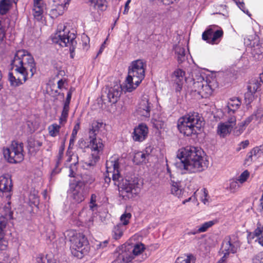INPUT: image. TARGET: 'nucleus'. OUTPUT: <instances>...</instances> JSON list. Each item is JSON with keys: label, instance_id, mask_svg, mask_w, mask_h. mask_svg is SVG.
Wrapping results in <instances>:
<instances>
[{"label": "nucleus", "instance_id": "obj_1", "mask_svg": "<svg viewBox=\"0 0 263 263\" xmlns=\"http://www.w3.org/2000/svg\"><path fill=\"white\" fill-rule=\"evenodd\" d=\"M12 68L21 74L22 79L16 78L12 72H9L8 79L12 86L17 87L31 78L36 72L34 60L32 56L25 50L16 51L11 63Z\"/></svg>", "mask_w": 263, "mask_h": 263}, {"label": "nucleus", "instance_id": "obj_2", "mask_svg": "<svg viewBox=\"0 0 263 263\" xmlns=\"http://www.w3.org/2000/svg\"><path fill=\"white\" fill-rule=\"evenodd\" d=\"M119 160L107 161L106 172L108 177L105 179V182L110 181V176L112 177L115 185L119 187L120 195L124 200L135 197L140 190V184L137 179L124 180L119 172Z\"/></svg>", "mask_w": 263, "mask_h": 263}, {"label": "nucleus", "instance_id": "obj_3", "mask_svg": "<svg viewBox=\"0 0 263 263\" xmlns=\"http://www.w3.org/2000/svg\"><path fill=\"white\" fill-rule=\"evenodd\" d=\"M203 152L194 146H187L178 151L177 164L191 173L200 172L208 167V163L203 156Z\"/></svg>", "mask_w": 263, "mask_h": 263}, {"label": "nucleus", "instance_id": "obj_4", "mask_svg": "<svg viewBox=\"0 0 263 263\" xmlns=\"http://www.w3.org/2000/svg\"><path fill=\"white\" fill-rule=\"evenodd\" d=\"M102 126V122L93 121L88 132V138L90 140L89 144H86V142L82 139L79 141V147L81 148L88 147L91 149V156L85 162L87 166H94L99 160L100 155L103 151L104 145L102 141L100 138H96L97 135Z\"/></svg>", "mask_w": 263, "mask_h": 263}, {"label": "nucleus", "instance_id": "obj_5", "mask_svg": "<svg viewBox=\"0 0 263 263\" xmlns=\"http://www.w3.org/2000/svg\"><path fill=\"white\" fill-rule=\"evenodd\" d=\"M203 121V118L198 112H190L178 119L177 128L181 134L190 137L197 134Z\"/></svg>", "mask_w": 263, "mask_h": 263}, {"label": "nucleus", "instance_id": "obj_6", "mask_svg": "<svg viewBox=\"0 0 263 263\" xmlns=\"http://www.w3.org/2000/svg\"><path fill=\"white\" fill-rule=\"evenodd\" d=\"M145 66V63L141 60L132 62L128 68V76L124 83V88L128 92L135 89L144 79Z\"/></svg>", "mask_w": 263, "mask_h": 263}, {"label": "nucleus", "instance_id": "obj_7", "mask_svg": "<svg viewBox=\"0 0 263 263\" xmlns=\"http://www.w3.org/2000/svg\"><path fill=\"white\" fill-rule=\"evenodd\" d=\"M72 157L76 159L77 161L71 163L69 166V177L71 178L70 180L69 187L71 191V197L75 202L80 203L84 199L83 195V189L84 184L81 181V177L78 172V157L76 156H71L68 161H70Z\"/></svg>", "mask_w": 263, "mask_h": 263}, {"label": "nucleus", "instance_id": "obj_8", "mask_svg": "<svg viewBox=\"0 0 263 263\" xmlns=\"http://www.w3.org/2000/svg\"><path fill=\"white\" fill-rule=\"evenodd\" d=\"M68 236L71 254L78 258H82L88 251L87 238L83 234L72 230L68 231Z\"/></svg>", "mask_w": 263, "mask_h": 263}, {"label": "nucleus", "instance_id": "obj_9", "mask_svg": "<svg viewBox=\"0 0 263 263\" xmlns=\"http://www.w3.org/2000/svg\"><path fill=\"white\" fill-rule=\"evenodd\" d=\"M23 144L16 141H12L11 144L6 148H4L3 154L8 162L16 163L24 160Z\"/></svg>", "mask_w": 263, "mask_h": 263}, {"label": "nucleus", "instance_id": "obj_10", "mask_svg": "<svg viewBox=\"0 0 263 263\" xmlns=\"http://www.w3.org/2000/svg\"><path fill=\"white\" fill-rule=\"evenodd\" d=\"M213 83V82H208L203 77L199 76L197 79V81L194 79L192 90L197 92L202 98H206L210 96L213 92L214 90Z\"/></svg>", "mask_w": 263, "mask_h": 263}, {"label": "nucleus", "instance_id": "obj_11", "mask_svg": "<svg viewBox=\"0 0 263 263\" xmlns=\"http://www.w3.org/2000/svg\"><path fill=\"white\" fill-rule=\"evenodd\" d=\"M216 27L215 25L210 26L202 33V40L211 44H218L223 36V32L221 29L215 31L214 28Z\"/></svg>", "mask_w": 263, "mask_h": 263}, {"label": "nucleus", "instance_id": "obj_12", "mask_svg": "<svg viewBox=\"0 0 263 263\" xmlns=\"http://www.w3.org/2000/svg\"><path fill=\"white\" fill-rule=\"evenodd\" d=\"M114 256L115 259L111 263H128L133 259L131 251L124 246L118 248Z\"/></svg>", "mask_w": 263, "mask_h": 263}, {"label": "nucleus", "instance_id": "obj_13", "mask_svg": "<svg viewBox=\"0 0 263 263\" xmlns=\"http://www.w3.org/2000/svg\"><path fill=\"white\" fill-rule=\"evenodd\" d=\"M238 247L237 243H233L231 242V238L229 236L225 238L222 245V247L223 248L222 252L224 255L217 263H225L226 260L230 253L233 254L236 253Z\"/></svg>", "mask_w": 263, "mask_h": 263}, {"label": "nucleus", "instance_id": "obj_14", "mask_svg": "<svg viewBox=\"0 0 263 263\" xmlns=\"http://www.w3.org/2000/svg\"><path fill=\"white\" fill-rule=\"evenodd\" d=\"M236 122L235 116L229 117L228 121L224 123H220L217 127V133L221 137H224L229 134L235 126Z\"/></svg>", "mask_w": 263, "mask_h": 263}, {"label": "nucleus", "instance_id": "obj_15", "mask_svg": "<svg viewBox=\"0 0 263 263\" xmlns=\"http://www.w3.org/2000/svg\"><path fill=\"white\" fill-rule=\"evenodd\" d=\"M151 104L149 102L148 96H143L139 104L137 109V114L141 116L144 117H149L151 110Z\"/></svg>", "mask_w": 263, "mask_h": 263}, {"label": "nucleus", "instance_id": "obj_16", "mask_svg": "<svg viewBox=\"0 0 263 263\" xmlns=\"http://www.w3.org/2000/svg\"><path fill=\"white\" fill-rule=\"evenodd\" d=\"M122 90H125L127 91L125 88H123L120 84H116L112 87L108 88V91L107 92V97L108 101L112 104H115L119 99Z\"/></svg>", "mask_w": 263, "mask_h": 263}, {"label": "nucleus", "instance_id": "obj_17", "mask_svg": "<svg viewBox=\"0 0 263 263\" xmlns=\"http://www.w3.org/2000/svg\"><path fill=\"white\" fill-rule=\"evenodd\" d=\"M12 180L8 176H0V196L6 197L10 196V193L12 190Z\"/></svg>", "mask_w": 263, "mask_h": 263}, {"label": "nucleus", "instance_id": "obj_18", "mask_svg": "<svg viewBox=\"0 0 263 263\" xmlns=\"http://www.w3.org/2000/svg\"><path fill=\"white\" fill-rule=\"evenodd\" d=\"M148 127L146 124L141 123L135 127L133 133V137L135 141H142L147 136Z\"/></svg>", "mask_w": 263, "mask_h": 263}, {"label": "nucleus", "instance_id": "obj_19", "mask_svg": "<svg viewBox=\"0 0 263 263\" xmlns=\"http://www.w3.org/2000/svg\"><path fill=\"white\" fill-rule=\"evenodd\" d=\"M77 32L74 30L69 31L67 33V47L69 48L70 57L73 59L75 53L74 50L77 46V42L76 40Z\"/></svg>", "mask_w": 263, "mask_h": 263}, {"label": "nucleus", "instance_id": "obj_20", "mask_svg": "<svg viewBox=\"0 0 263 263\" xmlns=\"http://www.w3.org/2000/svg\"><path fill=\"white\" fill-rule=\"evenodd\" d=\"M66 26L63 27L62 31L58 30L54 35L51 36V40L52 43L58 44L61 47H66V37L64 30Z\"/></svg>", "mask_w": 263, "mask_h": 263}, {"label": "nucleus", "instance_id": "obj_21", "mask_svg": "<svg viewBox=\"0 0 263 263\" xmlns=\"http://www.w3.org/2000/svg\"><path fill=\"white\" fill-rule=\"evenodd\" d=\"M240 105L241 101L238 98H233L230 99L227 106V109L229 117L233 116L232 115L239 108Z\"/></svg>", "mask_w": 263, "mask_h": 263}, {"label": "nucleus", "instance_id": "obj_22", "mask_svg": "<svg viewBox=\"0 0 263 263\" xmlns=\"http://www.w3.org/2000/svg\"><path fill=\"white\" fill-rule=\"evenodd\" d=\"M180 183V181L176 179H172V181H171V193L172 194L177 196L179 198L181 197L184 193Z\"/></svg>", "mask_w": 263, "mask_h": 263}, {"label": "nucleus", "instance_id": "obj_23", "mask_svg": "<svg viewBox=\"0 0 263 263\" xmlns=\"http://www.w3.org/2000/svg\"><path fill=\"white\" fill-rule=\"evenodd\" d=\"M8 219L5 217H0V250H5L6 248V245L4 243L5 241L4 240L5 235L4 229L6 228L8 223Z\"/></svg>", "mask_w": 263, "mask_h": 263}, {"label": "nucleus", "instance_id": "obj_24", "mask_svg": "<svg viewBox=\"0 0 263 263\" xmlns=\"http://www.w3.org/2000/svg\"><path fill=\"white\" fill-rule=\"evenodd\" d=\"M174 49L178 62L179 63H182L185 60V50L184 48L179 45H177Z\"/></svg>", "mask_w": 263, "mask_h": 263}, {"label": "nucleus", "instance_id": "obj_25", "mask_svg": "<svg viewBox=\"0 0 263 263\" xmlns=\"http://www.w3.org/2000/svg\"><path fill=\"white\" fill-rule=\"evenodd\" d=\"M1 217H5L7 219H12L13 212L11 210L10 203L8 202L3 208L0 209Z\"/></svg>", "mask_w": 263, "mask_h": 263}, {"label": "nucleus", "instance_id": "obj_26", "mask_svg": "<svg viewBox=\"0 0 263 263\" xmlns=\"http://www.w3.org/2000/svg\"><path fill=\"white\" fill-rule=\"evenodd\" d=\"M65 140L64 139L62 145L61 146V147L59 149V154H58V159H57V161L56 162V165H55V168L54 169H53V170L52 171V173H51L52 175H53V174H55L59 172V171L58 170L57 168L58 167L59 164L61 163V160L63 158L64 152L65 150Z\"/></svg>", "mask_w": 263, "mask_h": 263}, {"label": "nucleus", "instance_id": "obj_27", "mask_svg": "<svg viewBox=\"0 0 263 263\" xmlns=\"http://www.w3.org/2000/svg\"><path fill=\"white\" fill-rule=\"evenodd\" d=\"M174 76L176 78V83L178 85L177 90L180 89L182 88L181 82L183 79L185 74V72L181 69H177L174 72Z\"/></svg>", "mask_w": 263, "mask_h": 263}, {"label": "nucleus", "instance_id": "obj_28", "mask_svg": "<svg viewBox=\"0 0 263 263\" xmlns=\"http://www.w3.org/2000/svg\"><path fill=\"white\" fill-rule=\"evenodd\" d=\"M13 2H9V0H2L0 2V14H6L9 11L10 6Z\"/></svg>", "mask_w": 263, "mask_h": 263}, {"label": "nucleus", "instance_id": "obj_29", "mask_svg": "<svg viewBox=\"0 0 263 263\" xmlns=\"http://www.w3.org/2000/svg\"><path fill=\"white\" fill-rule=\"evenodd\" d=\"M123 231L124 227L121 223L115 226L112 230L114 238L116 240L120 238L123 235Z\"/></svg>", "mask_w": 263, "mask_h": 263}, {"label": "nucleus", "instance_id": "obj_30", "mask_svg": "<svg viewBox=\"0 0 263 263\" xmlns=\"http://www.w3.org/2000/svg\"><path fill=\"white\" fill-rule=\"evenodd\" d=\"M88 3L93 4L95 7L97 6L101 10H105L107 7V2L105 0H88Z\"/></svg>", "mask_w": 263, "mask_h": 263}, {"label": "nucleus", "instance_id": "obj_31", "mask_svg": "<svg viewBox=\"0 0 263 263\" xmlns=\"http://www.w3.org/2000/svg\"><path fill=\"white\" fill-rule=\"evenodd\" d=\"M33 11L34 18L37 21H40L42 18L43 13V5H34Z\"/></svg>", "mask_w": 263, "mask_h": 263}, {"label": "nucleus", "instance_id": "obj_32", "mask_svg": "<svg viewBox=\"0 0 263 263\" xmlns=\"http://www.w3.org/2000/svg\"><path fill=\"white\" fill-rule=\"evenodd\" d=\"M149 155H146L142 152H138L136 153L134 157L133 161L135 163L138 164L140 163L145 162L146 156H148Z\"/></svg>", "mask_w": 263, "mask_h": 263}, {"label": "nucleus", "instance_id": "obj_33", "mask_svg": "<svg viewBox=\"0 0 263 263\" xmlns=\"http://www.w3.org/2000/svg\"><path fill=\"white\" fill-rule=\"evenodd\" d=\"M61 127L57 124H53L48 127V131L49 135L52 137H55L58 135L59 133Z\"/></svg>", "mask_w": 263, "mask_h": 263}, {"label": "nucleus", "instance_id": "obj_34", "mask_svg": "<svg viewBox=\"0 0 263 263\" xmlns=\"http://www.w3.org/2000/svg\"><path fill=\"white\" fill-rule=\"evenodd\" d=\"M195 257L192 254L188 255L185 259L182 257H178L176 263H195Z\"/></svg>", "mask_w": 263, "mask_h": 263}, {"label": "nucleus", "instance_id": "obj_35", "mask_svg": "<svg viewBox=\"0 0 263 263\" xmlns=\"http://www.w3.org/2000/svg\"><path fill=\"white\" fill-rule=\"evenodd\" d=\"M42 145V143L39 140L34 139H30L28 140V145L30 148H33L35 151H38L40 147Z\"/></svg>", "mask_w": 263, "mask_h": 263}, {"label": "nucleus", "instance_id": "obj_36", "mask_svg": "<svg viewBox=\"0 0 263 263\" xmlns=\"http://www.w3.org/2000/svg\"><path fill=\"white\" fill-rule=\"evenodd\" d=\"M144 245L142 243L136 245L134 248L130 251L134 257V255H138L141 254L144 250Z\"/></svg>", "mask_w": 263, "mask_h": 263}, {"label": "nucleus", "instance_id": "obj_37", "mask_svg": "<svg viewBox=\"0 0 263 263\" xmlns=\"http://www.w3.org/2000/svg\"><path fill=\"white\" fill-rule=\"evenodd\" d=\"M214 224V221L205 222L199 227L198 232H200V233L206 232L209 228L212 227Z\"/></svg>", "mask_w": 263, "mask_h": 263}, {"label": "nucleus", "instance_id": "obj_38", "mask_svg": "<svg viewBox=\"0 0 263 263\" xmlns=\"http://www.w3.org/2000/svg\"><path fill=\"white\" fill-rule=\"evenodd\" d=\"M260 84L258 82L250 83L247 86L248 91L254 94L259 88Z\"/></svg>", "mask_w": 263, "mask_h": 263}, {"label": "nucleus", "instance_id": "obj_39", "mask_svg": "<svg viewBox=\"0 0 263 263\" xmlns=\"http://www.w3.org/2000/svg\"><path fill=\"white\" fill-rule=\"evenodd\" d=\"M254 119L257 123H260L263 121V110L261 109H258L252 115Z\"/></svg>", "mask_w": 263, "mask_h": 263}, {"label": "nucleus", "instance_id": "obj_40", "mask_svg": "<svg viewBox=\"0 0 263 263\" xmlns=\"http://www.w3.org/2000/svg\"><path fill=\"white\" fill-rule=\"evenodd\" d=\"M246 126L241 122L234 129L233 134L236 136H239L246 129Z\"/></svg>", "mask_w": 263, "mask_h": 263}, {"label": "nucleus", "instance_id": "obj_41", "mask_svg": "<svg viewBox=\"0 0 263 263\" xmlns=\"http://www.w3.org/2000/svg\"><path fill=\"white\" fill-rule=\"evenodd\" d=\"M253 51L257 54L263 53V43H259L254 45L252 48Z\"/></svg>", "mask_w": 263, "mask_h": 263}, {"label": "nucleus", "instance_id": "obj_42", "mask_svg": "<svg viewBox=\"0 0 263 263\" xmlns=\"http://www.w3.org/2000/svg\"><path fill=\"white\" fill-rule=\"evenodd\" d=\"M131 217V214L130 213H125L120 217V220L122 222L121 224L124 227V226L127 225L128 223L129 219Z\"/></svg>", "mask_w": 263, "mask_h": 263}, {"label": "nucleus", "instance_id": "obj_43", "mask_svg": "<svg viewBox=\"0 0 263 263\" xmlns=\"http://www.w3.org/2000/svg\"><path fill=\"white\" fill-rule=\"evenodd\" d=\"M249 176V172L248 171H245L243 172L240 176L239 177L238 179L237 180L240 183H242L246 181L247 178Z\"/></svg>", "mask_w": 263, "mask_h": 263}, {"label": "nucleus", "instance_id": "obj_44", "mask_svg": "<svg viewBox=\"0 0 263 263\" xmlns=\"http://www.w3.org/2000/svg\"><path fill=\"white\" fill-rule=\"evenodd\" d=\"M82 40L83 41V47L84 49L87 50L89 48L88 44L89 42V38L85 34L82 35Z\"/></svg>", "mask_w": 263, "mask_h": 263}, {"label": "nucleus", "instance_id": "obj_45", "mask_svg": "<svg viewBox=\"0 0 263 263\" xmlns=\"http://www.w3.org/2000/svg\"><path fill=\"white\" fill-rule=\"evenodd\" d=\"M230 190L231 192H235L239 187L238 180H232L230 183Z\"/></svg>", "mask_w": 263, "mask_h": 263}, {"label": "nucleus", "instance_id": "obj_46", "mask_svg": "<svg viewBox=\"0 0 263 263\" xmlns=\"http://www.w3.org/2000/svg\"><path fill=\"white\" fill-rule=\"evenodd\" d=\"M253 263L263 262V251L259 253L253 258Z\"/></svg>", "mask_w": 263, "mask_h": 263}, {"label": "nucleus", "instance_id": "obj_47", "mask_svg": "<svg viewBox=\"0 0 263 263\" xmlns=\"http://www.w3.org/2000/svg\"><path fill=\"white\" fill-rule=\"evenodd\" d=\"M254 158V156L252 155V154L250 152H249L248 154L247 157L245 159V164H247L248 165H250L251 164V163L253 161Z\"/></svg>", "mask_w": 263, "mask_h": 263}, {"label": "nucleus", "instance_id": "obj_48", "mask_svg": "<svg viewBox=\"0 0 263 263\" xmlns=\"http://www.w3.org/2000/svg\"><path fill=\"white\" fill-rule=\"evenodd\" d=\"M47 259L43 255H40L36 258L35 263H47Z\"/></svg>", "mask_w": 263, "mask_h": 263}, {"label": "nucleus", "instance_id": "obj_49", "mask_svg": "<svg viewBox=\"0 0 263 263\" xmlns=\"http://www.w3.org/2000/svg\"><path fill=\"white\" fill-rule=\"evenodd\" d=\"M96 198L97 196L95 194L91 195L90 203V204L89 205V207L91 210H93V207L96 206V204L95 203L96 201Z\"/></svg>", "mask_w": 263, "mask_h": 263}, {"label": "nucleus", "instance_id": "obj_50", "mask_svg": "<svg viewBox=\"0 0 263 263\" xmlns=\"http://www.w3.org/2000/svg\"><path fill=\"white\" fill-rule=\"evenodd\" d=\"M253 95L254 94H253L248 91L245 94V99L246 100H248L249 103L251 102V101H252V100L253 99V98H254Z\"/></svg>", "mask_w": 263, "mask_h": 263}, {"label": "nucleus", "instance_id": "obj_51", "mask_svg": "<svg viewBox=\"0 0 263 263\" xmlns=\"http://www.w3.org/2000/svg\"><path fill=\"white\" fill-rule=\"evenodd\" d=\"M74 90H75L74 88H72V87L70 88V89H69V90L67 95V108L68 106V105L70 102V100L71 98V93L73 91H74Z\"/></svg>", "mask_w": 263, "mask_h": 263}, {"label": "nucleus", "instance_id": "obj_52", "mask_svg": "<svg viewBox=\"0 0 263 263\" xmlns=\"http://www.w3.org/2000/svg\"><path fill=\"white\" fill-rule=\"evenodd\" d=\"M235 3H236L237 5L239 7V8L242 10L244 12H245V4L243 2V0H237L235 1Z\"/></svg>", "mask_w": 263, "mask_h": 263}, {"label": "nucleus", "instance_id": "obj_53", "mask_svg": "<svg viewBox=\"0 0 263 263\" xmlns=\"http://www.w3.org/2000/svg\"><path fill=\"white\" fill-rule=\"evenodd\" d=\"M260 149L258 147H256L252 149L250 152L252 154L254 158H256L257 155L260 153Z\"/></svg>", "mask_w": 263, "mask_h": 263}, {"label": "nucleus", "instance_id": "obj_54", "mask_svg": "<svg viewBox=\"0 0 263 263\" xmlns=\"http://www.w3.org/2000/svg\"><path fill=\"white\" fill-rule=\"evenodd\" d=\"M262 232L260 228V224L258 222L257 223V228L254 231V234L256 236L259 237L260 235L261 236L262 235Z\"/></svg>", "mask_w": 263, "mask_h": 263}, {"label": "nucleus", "instance_id": "obj_55", "mask_svg": "<svg viewBox=\"0 0 263 263\" xmlns=\"http://www.w3.org/2000/svg\"><path fill=\"white\" fill-rule=\"evenodd\" d=\"M253 120H254V116L251 115V116L248 117L245 121H242L241 123L244 124V125L246 127Z\"/></svg>", "mask_w": 263, "mask_h": 263}, {"label": "nucleus", "instance_id": "obj_56", "mask_svg": "<svg viewBox=\"0 0 263 263\" xmlns=\"http://www.w3.org/2000/svg\"><path fill=\"white\" fill-rule=\"evenodd\" d=\"M79 128V123H77L74 127L73 129V130H72V134H71V136L73 137V138H76V135L77 134V133H78V130Z\"/></svg>", "mask_w": 263, "mask_h": 263}, {"label": "nucleus", "instance_id": "obj_57", "mask_svg": "<svg viewBox=\"0 0 263 263\" xmlns=\"http://www.w3.org/2000/svg\"><path fill=\"white\" fill-rule=\"evenodd\" d=\"M130 3V0H127V1L126 2L125 7H124V10L123 11V13L124 14H127L128 10H129V4Z\"/></svg>", "mask_w": 263, "mask_h": 263}, {"label": "nucleus", "instance_id": "obj_58", "mask_svg": "<svg viewBox=\"0 0 263 263\" xmlns=\"http://www.w3.org/2000/svg\"><path fill=\"white\" fill-rule=\"evenodd\" d=\"M62 119H66V101L63 102V109L62 112Z\"/></svg>", "mask_w": 263, "mask_h": 263}, {"label": "nucleus", "instance_id": "obj_59", "mask_svg": "<svg viewBox=\"0 0 263 263\" xmlns=\"http://www.w3.org/2000/svg\"><path fill=\"white\" fill-rule=\"evenodd\" d=\"M64 6L63 5H61L59 7H58L56 11H58V14L59 15H62L64 13Z\"/></svg>", "mask_w": 263, "mask_h": 263}, {"label": "nucleus", "instance_id": "obj_60", "mask_svg": "<svg viewBox=\"0 0 263 263\" xmlns=\"http://www.w3.org/2000/svg\"><path fill=\"white\" fill-rule=\"evenodd\" d=\"M6 35V32H0V44L3 42Z\"/></svg>", "mask_w": 263, "mask_h": 263}, {"label": "nucleus", "instance_id": "obj_61", "mask_svg": "<svg viewBox=\"0 0 263 263\" xmlns=\"http://www.w3.org/2000/svg\"><path fill=\"white\" fill-rule=\"evenodd\" d=\"M249 144V142L248 140H246L245 141H242L241 143V146L243 148H245L246 147L248 146Z\"/></svg>", "mask_w": 263, "mask_h": 263}, {"label": "nucleus", "instance_id": "obj_62", "mask_svg": "<svg viewBox=\"0 0 263 263\" xmlns=\"http://www.w3.org/2000/svg\"><path fill=\"white\" fill-rule=\"evenodd\" d=\"M198 233H200V232H198V229L197 230H194L191 231L187 232V234L188 235H195Z\"/></svg>", "mask_w": 263, "mask_h": 263}, {"label": "nucleus", "instance_id": "obj_63", "mask_svg": "<svg viewBox=\"0 0 263 263\" xmlns=\"http://www.w3.org/2000/svg\"><path fill=\"white\" fill-rule=\"evenodd\" d=\"M167 173L169 174V176L170 177V181H172V179H176L172 174L171 170L168 166L167 167Z\"/></svg>", "mask_w": 263, "mask_h": 263}, {"label": "nucleus", "instance_id": "obj_64", "mask_svg": "<svg viewBox=\"0 0 263 263\" xmlns=\"http://www.w3.org/2000/svg\"><path fill=\"white\" fill-rule=\"evenodd\" d=\"M258 242L259 244L263 246V234L258 237Z\"/></svg>", "mask_w": 263, "mask_h": 263}]
</instances>
